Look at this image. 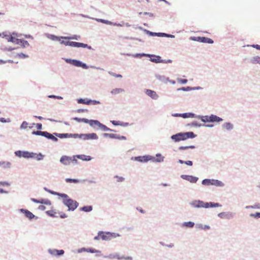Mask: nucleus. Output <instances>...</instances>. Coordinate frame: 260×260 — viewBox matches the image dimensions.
I'll list each match as a JSON object with an SVG mask.
<instances>
[{
  "instance_id": "1",
  "label": "nucleus",
  "mask_w": 260,
  "mask_h": 260,
  "mask_svg": "<svg viewBox=\"0 0 260 260\" xmlns=\"http://www.w3.org/2000/svg\"><path fill=\"white\" fill-rule=\"evenodd\" d=\"M195 137L196 135L194 134L192 132H190L174 135L171 137V138L175 141L178 142L182 140H185L188 138H193Z\"/></svg>"
},
{
  "instance_id": "2",
  "label": "nucleus",
  "mask_w": 260,
  "mask_h": 260,
  "mask_svg": "<svg viewBox=\"0 0 260 260\" xmlns=\"http://www.w3.org/2000/svg\"><path fill=\"white\" fill-rule=\"evenodd\" d=\"M63 203L68 207L69 211H74L78 206V203L75 200L71 199H63Z\"/></svg>"
},
{
  "instance_id": "3",
  "label": "nucleus",
  "mask_w": 260,
  "mask_h": 260,
  "mask_svg": "<svg viewBox=\"0 0 260 260\" xmlns=\"http://www.w3.org/2000/svg\"><path fill=\"white\" fill-rule=\"evenodd\" d=\"M61 44H64L66 46H70L71 47H88L89 49H91L90 46H88L87 44L82 43H79V42H71V41H62L61 42Z\"/></svg>"
},
{
  "instance_id": "4",
  "label": "nucleus",
  "mask_w": 260,
  "mask_h": 260,
  "mask_svg": "<svg viewBox=\"0 0 260 260\" xmlns=\"http://www.w3.org/2000/svg\"><path fill=\"white\" fill-rule=\"evenodd\" d=\"M15 154L18 157H23L26 158L34 157L35 155V154L32 152H29L28 151H22L20 150L15 151Z\"/></svg>"
},
{
  "instance_id": "5",
  "label": "nucleus",
  "mask_w": 260,
  "mask_h": 260,
  "mask_svg": "<svg viewBox=\"0 0 260 260\" xmlns=\"http://www.w3.org/2000/svg\"><path fill=\"white\" fill-rule=\"evenodd\" d=\"M191 39L192 40L202 42V43H208V44L213 43V41L211 39L206 38L205 37H191Z\"/></svg>"
},
{
  "instance_id": "6",
  "label": "nucleus",
  "mask_w": 260,
  "mask_h": 260,
  "mask_svg": "<svg viewBox=\"0 0 260 260\" xmlns=\"http://www.w3.org/2000/svg\"><path fill=\"white\" fill-rule=\"evenodd\" d=\"M197 203L199 205V208L203 207L208 208L209 207H217L220 206L218 203H205L201 201H198V203Z\"/></svg>"
},
{
  "instance_id": "7",
  "label": "nucleus",
  "mask_w": 260,
  "mask_h": 260,
  "mask_svg": "<svg viewBox=\"0 0 260 260\" xmlns=\"http://www.w3.org/2000/svg\"><path fill=\"white\" fill-rule=\"evenodd\" d=\"M8 41L12 42L14 44H20L23 46H25V45L28 44V42L27 41L18 39L12 36L9 37V38H8Z\"/></svg>"
},
{
  "instance_id": "8",
  "label": "nucleus",
  "mask_w": 260,
  "mask_h": 260,
  "mask_svg": "<svg viewBox=\"0 0 260 260\" xmlns=\"http://www.w3.org/2000/svg\"><path fill=\"white\" fill-rule=\"evenodd\" d=\"M181 178L183 179H185L186 180L189 181L191 183H196L198 180V177H194L192 176H190V175H182Z\"/></svg>"
},
{
  "instance_id": "9",
  "label": "nucleus",
  "mask_w": 260,
  "mask_h": 260,
  "mask_svg": "<svg viewBox=\"0 0 260 260\" xmlns=\"http://www.w3.org/2000/svg\"><path fill=\"white\" fill-rule=\"evenodd\" d=\"M78 252L79 253H81L82 252H90V253H101V251L96 250L93 248H82L80 249H79L78 250Z\"/></svg>"
},
{
  "instance_id": "10",
  "label": "nucleus",
  "mask_w": 260,
  "mask_h": 260,
  "mask_svg": "<svg viewBox=\"0 0 260 260\" xmlns=\"http://www.w3.org/2000/svg\"><path fill=\"white\" fill-rule=\"evenodd\" d=\"M145 93L147 95L154 100L157 99L158 97L155 91L150 89H146Z\"/></svg>"
},
{
  "instance_id": "11",
  "label": "nucleus",
  "mask_w": 260,
  "mask_h": 260,
  "mask_svg": "<svg viewBox=\"0 0 260 260\" xmlns=\"http://www.w3.org/2000/svg\"><path fill=\"white\" fill-rule=\"evenodd\" d=\"M72 158L67 156H62L60 160V161L65 165H69L72 162Z\"/></svg>"
},
{
  "instance_id": "12",
  "label": "nucleus",
  "mask_w": 260,
  "mask_h": 260,
  "mask_svg": "<svg viewBox=\"0 0 260 260\" xmlns=\"http://www.w3.org/2000/svg\"><path fill=\"white\" fill-rule=\"evenodd\" d=\"M20 211L24 213L25 216L29 219H32L35 217V215L31 212L26 209H21Z\"/></svg>"
},
{
  "instance_id": "13",
  "label": "nucleus",
  "mask_w": 260,
  "mask_h": 260,
  "mask_svg": "<svg viewBox=\"0 0 260 260\" xmlns=\"http://www.w3.org/2000/svg\"><path fill=\"white\" fill-rule=\"evenodd\" d=\"M100 236H101V239L103 240H108L111 239V235L109 233H105L103 232H100Z\"/></svg>"
},
{
  "instance_id": "14",
  "label": "nucleus",
  "mask_w": 260,
  "mask_h": 260,
  "mask_svg": "<svg viewBox=\"0 0 260 260\" xmlns=\"http://www.w3.org/2000/svg\"><path fill=\"white\" fill-rule=\"evenodd\" d=\"M104 136L105 137H109L111 138H114V139H123L125 140L126 138L124 136H118V135L114 134H104Z\"/></svg>"
},
{
  "instance_id": "15",
  "label": "nucleus",
  "mask_w": 260,
  "mask_h": 260,
  "mask_svg": "<svg viewBox=\"0 0 260 260\" xmlns=\"http://www.w3.org/2000/svg\"><path fill=\"white\" fill-rule=\"evenodd\" d=\"M78 103H83L87 105H90V104H96L97 103H99V102H97L96 101H91V100H88L86 101L84 99H80L78 101Z\"/></svg>"
},
{
  "instance_id": "16",
  "label": "nucleus",
  "mask_w": 260,
  "mask_h": 260,
  "mask_svg": "<svg viewBox=\"0 0 260 260\" xmlns=\"http://www.w3.org/2000/svg\"><path fill=\"white\" fill-rule=\"evenodd\" d=\"M135 159L140 162H147L150 159L149 156H138L135 158Z\"/></svg>"
},
{
  "instance_id": "17",
  "label": "nucleus",
  "mask_w": 260,
  "mask_h": 260,
  "mask_svg": "<svg viewBox=\"0 0 260 260\" xmlns=\"http://www.w3.org/2000/svg\"><path fill=\"white\" fill-rule=\"evenodd\" d=\"M150 60L155 63L162 62V60L159 56L151 55Z\"/></svg>"
},
{
  "instance_id": "18",
  "label": "nucleus",
  "mask_w": 260,
  "mask_h": 260,
  "mask_svg": "<svg viewBox=\"0 0 260 260\" xmlns=\"http://www.w3.org/2000/svg\"><path fill=\"white\" fill-rule=\"evenodd\" d=\"M222 119L214 115H211L209 116V121L210 122H219L222 121Z\"/></svg>"
},
{
  "instance_id": "19",
  "label": "nucleus",
  "mask_w": 260,
  "mask_h": 260,
  "mask_svg": "<svg viewBox=\"0 0 260 260\" xmlns=\"http://www.w3.org/2000/svg\"><path fill=\"white\" fill-rule=\"evenodd\" d=\"M32 201L37 203H41V204H45L46 205H51V202L49 200H37L35 199H32Z\"/></svg>"
},
{
  "instance_id": "20",
  "label": "nucleus",
  "mask_w": 260,
  "mask_h": 260,
  "mask_svg": "<svg viewBox=\"0 0 260 260\" xmlns=\"http://www.w3.org/2000/svg\"><path fill=\"white\" fill-rule=\"evenodd\" d=\"M215 182H217V181H215L214 180H211L210 179H204L202 181V184L203 185H210V184H215Z\"/></svg>"
},
{
  "instance_id": "21",
  "label": "nucleus",
  "mask_w": 260,
  "mask_h": 260,
  "mask_svg": "<svg viewBox=\"0 0 260 260\" xmlns=\"http://www.w3.org/2000/svg\"><path fill=\"white\" fill-rule=\"evenodd\" d=\"M251 62L253 64L259 63L260 64V57L254 56L251 59Z\"/></svg>"
},
{
  "instance_id": "22",
  "label": "nucleus",
  "mask_w": 260,
  "mask_h": 260,
  "mask_svg": "<svg viewBox=\"0 0 260 260\" xmlns=\"http://www.w3.org/2000/svg\"><path fill=\"white\" fill-rule=\"evenodd\" d=\"M89 124L91 126L96 125L99 127L100 125L101 124V123L98 120H90L89 122Z\"/></svg>"
},
{
  "instance_id": "23",
  "label": "nucleus",
  "mask_w": 260,
  "mask_h": 260,
  "mask_svg": "<svg viewBox=\"0 0 260 260\" xmlns=\"http://www.w3.org/2000/svg\"><path fill=\"white\" fill-rule=\"evenodd\" d=\"M180 116L184 118H186L189 117H194V114L191 113H185L182 114H180Z\"/></svg>"
},
{
  "instance_id": "24",
  "label": "nucleus",
  "mask_w": 260,
  "mask_h": 260,
  "mask_svg": "<svg viewBox=\"0 0 260 260\" xmlns=\"http://www.w3.org/2000/svg\"><path fill=\"white\" fill-rule=\"evenodd\" d=\"M92 210V207L91 206H84L80 208L81 211L84 212H90Z\"/></svg>"
},
{
  "instance_id": "25",
  "label": "nucleus",
  "mask_w": 260,
  "mask_h": 260,
  "mask_svg": "<svg viewBox=\"0 0 260 260\" xmlns=\"http://www.w3.org/2000/svg\"><path fill=\"white\" fill-rule=\"evenodd\" d=\"M88 140L89 139H97L98 138V136L95 133H91L87 134Z\"/></svg>"
},
{
  "instance_id": "26",
  "label": "nucleus",
  "mask_w": 260,
  "mask_h": 260,
  "mask_svg": "<svg viewBox=\"0 0 260 260\" xmlns=\"http://www.w3.org/2000/svg\"><path fill=\"white\" fill-rule=\"evenodd\" d=\"M224 127L227 130H231L233 128V125L230 123H225L224 124Z\"/></svg>"
},
{
  "instance_id": "27",
  "label": "nucleus",
  "mask_w": 260,
  "mask_h": 260,
  "mask_svg": "<svg viewBox=\"0 0 260 260\" xmlns=\"http://www.w3.org/2000/svg\"><path fill=\"white\" fill-rule=\"evenodd\" d=\"M123 91V90L121 88H115V89H113L111 91V93L112 94H118L121 92H122Z\"/></svg>"
},
{
  "instance_id": "28",
  "label": "nucleus",
  "mask_w": 260,
  "mask_h": 260,
  "mask_svg": "<svg viewBox=\"0 0 260 260\" xmlns=\"http://www.w3.org/2000/svg\"><path fill=\"white\" fill-rule=\"evenodd\" d=\"M114 258H116L118 259H127V260H132V257H131V256H128V257H124V256H122V257H119L118 256V255H115L114 257Z\"/></svg>"
},
{
  "instance_id": "29",
  "label": "nucleus",
  "mask_w": 260,
  "mask_h": 260,
  "mask_svg": "<svg viewBox=\"0 0 260 260\" xmlns=\"http://www.w3.org/2000/svg\"><path fill=\"white\" fill-rule=\"evenodd\" d=\"M99 127L101 128L103 131H112V130L110 129L109 128L107 127L106 125L102 124L101 123V124L99 126Z\"/></svg>"
},
{
  "instance_id": "30",
  "label": "nucleus",
  "mask_w": 260,
  "mask_h": 260,
  "mask_svg": "<svg viewBox=\"0 0 260 260\" xmlns=\"http://www.w3.org/2000/svg\"><path fill=\"white\" fill-rule=\"evenodd\" d=\"M46 213L51 217H55L56 212L53 210H49L46 212Z\"/></svg>"
},
{
  "instance_id": "31",
  "label": "nucleus",
  "mask_w": 260,
  "mask_h": 260,
  "mask_svg": "<svg viewBox=\"0 0 260 260\" xmlns=\"http://www.w3.org/2000/svg\"><path fill=\"white\" fill-rule=\"evenodd\" d=\"M60 138H66L70 137V134H59L57 135Z\"/></svg>"
},
{
  "instance_id": "32",
  "label": "nucleus",
  "mask_w": 260,
  "mask_h": 260,
  "mask_svg": "<svg viewBox=\"0 0 260 260\" xmlns=\"http://www.w3.org/2000/svg\"><path fill=\"white\" fill-rule=\"evenodd\" d=\"M44 133H45V132L38 131H34L32 133V134L33 135H40V136H43L44 135Z\"/></svg>"
},
{
  "instance_id": "33",
  "label": "nucleus",
  "mask_w": 260,
  "mask_h": 260,
  "mask_svg": "<svg viewBox=\"0 0 260 260\" xmlns=\"http://www.w3.org/2000/svg\"><path fill=\"white\" fill-rule=\"evenodd\" d=\"M66 181L67 182H73V183H78L79 182V180L77 179H70V178H67L66 179Z\"/></svg>"
},
{
  "instance_id": "34",
  "label": "nucleus",
  "mask_w": 260,
  "mask_h": 260,
  "mask_svg": "<svg viewBox=\"0 0 260 260\" xmlns=\"http://www.w3.org/2000/svg\"><path fill=\"white\" fill-rule=\"evenodd\" d=\"M184 224L185 226H186L187 227L192 228L194 226V223L192 222L189 221V222H185L184 223Z\"/></svg>"
},
{
  "instance_id": "35",
  "label": "nucleus",
  "mask_w": 260,
  "mask_h": 260,
  "mask_svg": "<svg viewBox=\"0 0 260 260\" xmlns=\"http://www.w3.org/2000/svg\"><path fill=\"white\" fill-rule=\"evenodd\" d=\"M52 136L53 135L52 134L49 133L48 132H45L44 135L43 136L49 139H51Z\"/></svg>"
},
{
  "instance_id": "36",
  "label": "nucleus",
  "mask_w": 260,
  "mask_h": 260,
  "mask_svg": "<svg viewBox=\"0 0 260 260\" xmlns=\"http://www.w3.org/2000/svg\"><path fill=\"white\" fill-rule=\"evenodd\" d=\"M195 147L194 146H180L179 148V150H184L188 148H194Z\"/></svg>"
},
{
  "instance_id": "37",
  "label": "nucleus",
  "mask_w": 260,
  "mask_h": 260,
  "mask_svg": "<svg viewBox=\"0 0 260 260\" xmlns=\"http://www.w3.org/2000/svg\"><path fill=\"white\" fill-rule=\"evenodd\" d=\"M201 120L203 122H210L209 121V116H205L204 117H202L201 118Z\"/></svg>"
},
{
  "instance_id": "38",
  "label": "nucleus",
  "mask_w": 260,
  "mask_h": 260,
  "mask_svg": "<svg viewBox=\"0 0 260 260\" xmlns=\"http://www.w3.org/2000/svg\"><path fill=\"white\" fill-rule=\"evenodd\" d=\"M98 21L102 22L103 23L106 24H111L112 22L110 21H109L108 20H104V19H99Z\"/></svg>"
},
{
  "instance_id": "39",
  "label": "nucleus",
  "mask_w": 260,
  "mask_h": 260,
  "mask_svg": "<svg viewBox=\"0 0 260 260\" xmlns=\"http://www.w3.org/2000/svg\"><path fill=\"white\" fill-rule=\"evenodd\" d=\"M79 138L83 140H88L87 134H80L79 136Z\"/></svg>"
},
{
  "instance_id": "40",
  "label": "nucleus",
  "mask_w": 260,
  "mask_h": 260,
  "mask_svg": "<svg viewBox=\"0 0 260 260\" xmlns=\"http://www.w3.org/2000/svg\"><path fill=\"white\" fill-rule=\"evenodd\" d=\"M115 178L117 179V182H122L124 180V178L122 177L116 176Z\"/></svg>"
},
{
  "instance_id": "41",
  "label": "nucleus",
  "mask_w": 260,
  "mask_h": 260,
  "mask_svg": "<svg viewBox=\"0 0 260 260\" xmlns=\"http://www.w3.org/2000/svg\"><path fill=\"white\" fill-rule=\"evenodd\" d=\"M28 126V123L26 121H23L21 125V128H26Z\"/></svg>"
},
{
  "instance_id": "42",
  "label": "nucleus",
  "mask_w": 260,
  "mask_h": 260,
  "mask_svg": "<svg viewBox=\"0 0 260 260\" xmlns=\"http://www.w3.org/2000/svg\"><path fill=\"white\" fill-rule=\"evenodd\" d=\"M250 216L253 217L254 218H260V213L256 212L254 214H251Z\"/></svg>"
},
{
  "instance_id": "43",
  "label": "nucleus",
  "mask_w": 260,
  "mask_h": 260,
  "mask_svg": "<svg viewBox=\"0 0 260 260\" xmlns=\"http://www.w3.org/2000/svg\"><path fill=\"white\" fill-rule=\"evenodd\" d=\"M249 208L253 209H260V204H254L253 206H251Z\"/></svg>"
},
{
  "instance_id": "44",
  "label": "nucleus",
  "mask_w": 260,
  "mask_h": 260,
  "mask_svg": "<svg viewBox=\"0 0 260 260\" xmlns=\"http://www.w3.org/2000/svg\"><path fill=\"white\" fill-rule=\"evenodd\" d=\"M58 195L61 197V198H63V199H69L68 198V196L66 194H64V193H60V194H58Z\"/></svg>"
},
{
  "instance_id": "45",
  "label": "nucleus",
  "mask_w": 260,
  "mask_h": 260,
  "mask_svg": "<svg viewBox=\"0 0 260 260\" xmlns=\"http://www.w3.org/2000/svg\"><path fill=\"white\" fill-rule=\"evenodd\" d=\"M80 135L74 134H70V137H73L74 138H79Z\"/></svg>"
},
{
  "instance_id": "46",
  "label": "nucleus",
  "mask_w": 260,
  "mask_h": 260,
  "mask_svg": "<svg viewBox=\"0 0 260 260\" xmlns=\"http://www.w3.org/2000/svg\"><path fill=\"white\" fill-rule=\"evenodd\" d=\"M112 76L117 77V78H122V76L120 74L116 75L114 73H109Z\"/></svg>"
},
{
  "instance_id": "47",
  "label": "nucleus",
  "mask_w": 260,
  "mask_h": 260,
  "mask_svg": "<svg viewBox=\"0 0 260 260\" xmlns=\"http://www.w3.org/2000/svg\"><path fill=\"white\" fill-rule=\"evenodd\" d=\"M56 254L58 255H60L64 253V251L63 250H56Z\"/></svg>"
},
{
  "instance_id": "48",
  "label": "nucleus",
  "mask_w": 260,
  "mask_h": 260,
  "mask_svg": "<svg viewBox=\"0 0 260 260\" xmlns=\"http://www.w3.org/2000/svg\"><path fill=\"white\" fill-rule=\"evenodd\" d=\"M198 203V201H195L194 202H193L191 204L193 206H194V207H197V208H199V205L197 203Z\"/></svg>"
},
{
  "instance_id": "49",
  "label": "nucleus",
  "mask_w": 260,
  "mask_h": 260,
  "mask_svg": "<svg viewBox=\"0 0 260 260\" xmlns=\"http://www.w3.org/2000/svg\"><path fill=\"white\" fill-rule=\"evenodd\" d=\"M73 62H74V64L76 66H81V62L79 61L74 60Z\"/></svg>"
},
{
  "instance_id": "50",
  "label": "nucleus",
  "mask_w": 260,
  "mask_h": 260,
  "mask_svg": "<svg viewBox=\"0 0 260 260\" xmlns=\"http://www.w3.org/2000/svg\"><path fill=\"white\" fill-rule=\"evenodd\" d=\"M184 164H185L186 165H187L188 166H191L192 165V162L190 160L185 161L184 162Z\"/></svg>"
},
{
  "instance_id": "51",
  "label": "nucleus",
  "mask_w": 260,
  "mask_h": 260,
  "mask_svg": "<svg viewBox=\"0 0 260 260\" xmlns=\"http://www.w3.org/2000/svg\"><path fill=\"white\" fill-rule=\"evenodd\" d=\"M179 82L181 83H183V84H185L187 82V80L186 79H179Z\"/></svg>"
},
{
  "instance_id": "52",
  "label": "nucleus",
  "mask_w": 260,
  "mask_h": 260,
  "mask_svg": "<svg viewBox=\"0 0 260 260\" xmlns=\"http://www.w3.org/2000/svg\"><path fill=\"white\" fill-rule=\"evenodd\" d=\"M111 122H112V124L114 125H119V121H118L113 120Z\"/></svg>"
},
{
  "instance_id": "53",
  "label": "nucleus",
  "mask_w": 260,
  "mask_h": 260,
  "mask_svg": "<svg viewBox=\"0 0 260 260\" xmlns=\"http://www.w3.org/2000/svg\"><path fill=\"white\" fill-rule=\"evenodd\" d=\"M5 164H6L7 166L8 167H10L11 164L9 162H0V165H5Z\"/></svg>"
},
{
  "instance_id": "54",
  "label": "nucleus",
  "mask_w": 260,
  "mask_h": 260,
  "mask_svg": "<svg viewBox=\"0 0 260 260\" xmlns=\"http://www.w3.org/2000/svg\"><path fill=\"white\" fill-rule=\"evenodd\" d=\"M89 121L90 120H89L88 119H86V118H82L81 119V122H84L85 123H89Z\"/></svg>"
},
{
  "instance_id": "55",
  "label": "nucleus",
  "mask_w": 260,
  "mask_h": 260,
  "mask_svg": "<svg viewBox=\"0 0 260 260\" xmlns=\"http://www.w3.org/2000/svg\"><path fill=\"white\" fill-rule=\"evenodd\" d=\"M42 125L41 123H37V128L38 129H41L42 128Z\"/></svg>"
},
{
  "instance_id": "56",
  "label": "nucleus",
  "mask_w": 260,
  "mask_h": 260,
  "mask_svg": "<svg viewBox=\"0 0 260 260\" xmlns=\"http://www.w3.org/2000/svg\"><path fill=\"white\" fill-rule=\"evenodd\" d=\"M94 239L95 240H98L101 239V236H100V233H99L98 235L97 236H95L94 238Z\"/></svg>"
},
{
  "instance_id": "57",
  "label": "nucleus",
  "mask_w": 260,
  "mask_h": 260,
  "mask_svg": "<svg viewBox=\"0 0 260 260\" xmlns=\"http://www.w3.org/2000/svg\"><path fill=\"white\" fill-rule=\"evenodd\" d=\"M51 140H52V141H53L54 142H56L58 140L57 138H56L55 137H54V136H52Z\"/></svg>"
},
{
  "instance_id": "58",
  "label": "nucleus",
  "mask_w": 260,
  "mask_h": 260,
  "mask_svg": "<svg viewBox=\"0 0 260 260\" xmlns=\"http://www.w3.org/2000/svg\"><path fill=\"white\" fill-rule=\"evenodd\" d=\"M37 157L38 160H41L43 158V156L41 154H40L39 155H38Z\"/></svg>"
},
{
  "instance_id": "59",
  "label": "nucleus",
  "mask_w": 260,
  "mask_h": 260,
  "mask_svg": "<svg viewBox=\"0 0 260 260\" xmlns=\"http://www.w3.org/2000/svg\"><path fill=\"white\" fill-rule=\"evenodd\" d=\"M0 185H8L9 184L6 182H0Z\"/></svg>"
},
{
  "instance_id": "60",
  "label": "nucleus",
  "mask_w": 260,
  "mask_h": 260,
  "mask_svg": "<svg viewBox=\"0 0 260 260\" xmlns=\"http://www.w3.org/2000/svg\"><path fill=\"white\" fill-rule=\"evenodd\" d=\"M74 119L78 122H81V118H79L78 117H75Z\"/></svg>"
},
{
  "instance_id": "61",
  "label": "nucleus",
  "mask_w": 260,
  "mask_h": 260,
  "mask_svg": "<svg viewBox=\"0 0 260 260\" xmlns=\"http://www.w3.org/2000/svg\"><path fill=\"white\" fill-rule=\"evenodd\" d=\"M159 36H167V37H169V35L166 34H165V33H159Z\"/></svg>"
},
{
  "instance_id": "62",
  "label": "nucleus",
  "mask_w": 260,
  "mask_h": 260,
  "mask_svg": "<svg viewBox=\"0 0 260 260\" xmlns=\"http://www.w3.org/2000/svg\"><path fill=\"white\" fill-rule=\"evenodd\" d=\"M64 39H77V38L76 37H64Z\"/></svg>"
},
{
  "instance_id": "63",
  "label": "nucleus",
  "mask_w": 260,
  "mask_h": 260,
  "mask_svg": "<svg viewBox=\"0 0 260 260\" xmlns=\"http://www.w3.org/2000/svg\"><path fill=\"white\" fill-rule=\"evenodd\" d=\"M0 121L2 122H6V121L4 118H0Z\"/></svg>"
},
{
  "instance_id": "64",
  "label": "nucleus",
  "mask_w": 260,
  "mask_h": 260,
  "mask_svg": "<svg viewBox=\"0 0 260 260\" xmlns=\"http://www.w3.org/2000/svg\"><path fill=\"white\" fill-rule=\"evenodd\" d=\"M60 217L62 218H64L67 217V215L66 214L63 213L60 215Z\"/></svg>"
}]
</instances>
